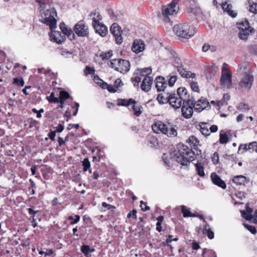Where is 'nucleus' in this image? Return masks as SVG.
<instances>
[{
    "mask_svg": "<svg viewBox=\"0 0 257 257\" xmlns=\"http://www.w3.org/2000/svg\"><path fill=\"white\" fill-rule=\"evenodd\" d=\"M179 98L175 93L170 94L168 102L174 109H179L183 103V101Z\"/></svg>",
    "mask_w": 257,
    "mask_h": 257,
    "instance_id": "nucleus-13",
    "label": "nucleus"
},
{
    "mask_svg": "<svg viewBox=\"0 0 257 257\" xmlns=\"http://www.w3.org/2000/svg\"><path fill=\"white\" fill-rule=\"evenodd\" d=\"M48 101L50 102H54L57 103L59 102V97H56L54 96V93L53 92L51 93L50 95L47 97Z\"/></svg>",
    "mask_w": 257,
    "mask_h": 257,
    "instance_id": "nucleus-47",
    "label": "nucleus"
},
{
    "mask_svg": "<svg viewBox=\"0 0 257 257\" xmlns=\"http://www.w3.org/2000/svg\"><path fill=\"white\" fill-rule=\"evenodd\" d=\"M93 16H96V17H93V21L92 24H99L100 23L99 21L102 19V17L98 13L97 14L91 13L90 14V17H92Z\"/></svg>",
    "mask_w": 257,
    "mask_h": 257,
    "instance_id": "nucleus-42",
    "label": "nucleus"
},
{
    "mask_svg": "<svg viewBox=\"0 0 257 257\" xmlns=\"http://www.w3.org/2000/svg\"><path fill=\"white\" fill-rule=\"evenodd\" d=\"M169 99V95L165 96L162 94H159L157 98V100L160 103H166L168 102Z\"/></svg>",
    "mask_w": 257,
    "mask_h": 257,
    "instance_id": "nucleus-41",
    "label": "nucleus"
},
{
    "mask_svg": "<svg viewBox=\"0 0 257 257\" xmlns=\"http://www.w3.org/2000/svg\"><path fill=\"white\" fill-rule=\"evenodd\" d=\"M123 85L122 81L120 79H117L115 80L114 83V86L115 88H118Z\"/></svg>",
    "mask_w": 257,
    "mask_h": 257,
    "instance_id": "nucleus-59",
    "label": "nucleus"
},
{
    "mask_svg": "<svg viewBox=\"0 0 257 257\" xmlns=\"http://www.w3.org/2000/svg\"><path fill=\"white\" fill-rule=\"evenodd\" d=\"M174 63L175 67H176L177 68L178 66H182L181 60L179 57L177 56L174 57Z\"/></svg>",
    "mask_w": 257,
    "mask_h": 257,
    "instance_id": "nucleus-57",
    "label": "nucleus"
},
{
    "mask_svg": "<svg viewBox=\"0 0 257 257\" xmlns=\"http://www.w3.org/2000/svg\"><path fill=\"white\" fill-rule=\"evenodd\" d=\"M190 84L191 88L193 91L197 92H199V88L198 83L197 82L192 81L190 82Z\"/></svg>",
    "mask_w": 257,
    "mask_h": 257,
    "instance_id": "nucleus-48",
    "label": "nucleus"
},
{
    "mask_svg": "<svg viewBox=\"0 0 257 257\" xmlns=\"http://www.w3.org/2000/svg\"><path fill=\"white\" fill-rule=\"evenodd\" d=\"M69 97L70 95L67 92L61 91L60 92V95L59 97V102L60 103H63L67 99L69 98Z\"/></svg>",
    "mask_w": 257,
    "mask_h": 257,
    "instance_id": "nucleus-38",
    "label": "nucleus"
},
{
    "mask_svg": "<svg viewBox=\"0 0 257 257\" xmlns=\"http://www.w3.org/2000/svg\"><path fill=\"white\" fill-rule=\"evenodd\" d=\"M180 0H173L168 5L163 6L161 12H159L158 17L165 22H169L171 17L176 15L179 10L178 3Z\"/></svg>",
    "mask_w": 257,
    "mask_h": 257,
    "instance_id": "nucleus-3",
    "label": "nucleus"
},
{
    "mask_svg": "<svg viewBox=\"0 0 257 257\" xmlns=\"http://www.w3.org/2000/svg\"><path fill=\"white\" fill-rule=\"evenodd\" d=\"M244 227L247 229L249 231H250L252 233L255 234L256 232L255 228L251 226L250 225L247 224H244Z\"/></svg>",
    "mask_w": 257,
    "mask_h": 257,
    "instance_id": "nucleus-54",
    "label": "nucleus"
},
{
    "mask_svg": "<svg viewBox=\"0 0 257 257\" xmlns=\"http://www.w3.org/2000/svg\"><path fill=\"white\" fill-rule=\"evenodd\" d=\"M179 99H182L183 102L189 101V95L187 93V90L183 87L179 88L177 90V93L176 94Z\"/></svg>",
    "mask_w": 257,
    "mask_h": 257,
    "instance_id": "nucleus-24",
    "label": "nucleus"
},
{
    "mask_svg": "<svg viewBox=\"0 0 257 257\" xmlns=\"http://www.w3.org/2000/svg\"><path fill=\"white\" fill-rule=\"evenodd\" d=\"M81 251L85 255H87L89 252H92L94 251V249L91 248L89 245H83L81 247Z\"/></svg>",
    "mask_w": 257,
    "mask_h": 257,
    "instance_id": "nucleus-40",
    "label": "nucleus"
},
{
    "mask_svg": "<svg viewBox=\"0 0 257 257\" xmlns=\"http://www.w3.org/2000/svg\"><path fill=\"white\" fill-rule=\"evenodd\" d=\"M178 128L176 125L167 122L164 135L170 138L176 137L178 134Z\"/></svg>",
    "mask_w": 257,
    "mask_h": 257,
    "instance_id": "nucleus-14",
    "label": "nucleus"
},
{
    "mask_svg": "<svg viewBox=\"0 0 257 257\" xmlns=\"http://www.w3.org/2000/svg\"><path fill=\"white\" fill-rule=\"evenodd\" d=\"M181 211L184 217L196 216L195 214L192 213L188 208L184 205L181 206Z\"/></svg>",
    "mask_w": 257,
    "mask_h": 257,
    "instance_id": "nucleus-34",
    "label": "nucleus"
},
{
    "mask_svg": "<svg viewBox=\"0 0 257 257\" xmlns=\"http://www.w3.org/2000/svg\"><path fill=\"white\" fill-rule=\"evenodd\" d=\"M74 31L79 37H87L89 35L88 27L84 21H79L74 28Z\"/></svg>",
    "mask_w": 257,
    "mask_h": 257,
    "instance_id": "nucleus-10",
    "label": "nucleus"
},
{
    "mask_svg": "<svg viewBox=\"0 0 257 257\" xmlns=\"http://www.w3.org/2000/svg\"><path fill=\"white\" fill-rule=\"evenodd\" d=\"M176 80H177L176 75L171 76L168 80V84H169V86L171 87L173 86L174 83L176 81Z\"/></svg>",
    "mask_w": 257,
    "mask_h": 257,
    "instance_id": "nucleus-51",
    "label": "nucleus"
},
{
    "mask_svg": "<svg viewBox=\"0 0 257 257\" xmlns=\"http://www.w3.org/2000/svg\"><path fill=\"white\" fill-rule=\"evenodd\" d=\"M237 108L239 110H245L249 109L248 105L244 103H240L238 104L237 106Z\"/></svg>",
    "mask_w": 257,
    "mask_h": 257,
    "instance_id": "nucleus-56",
    "label": "nucleus"
},
{
    "mask_svg": "<svg viewBox=\"0 0 257 257\" xmlns=\"http://www.w3.org/2000/svg\"><path fill=\"white\" fill-rule=\"evenodd\" d=\"M102 205L103 207L106 208L107 209H114L115 208L114 206L108 204L105 202H103Z\"/></svg>",
    "mask_w": 257,
    "mask_h": 257,
    "instance_id": "nucleus-62",
    "label": "nucleus"
},
{
    "mask_svg": "<svg viewBox=\"0 0 257 257\" xmlns=\"http://www.w3.org/2000/svg\"><path fill=\"white\" fill-rule=\"evenodd\" d=\"M211 103L213 105H217V106L220 107L224 104V101L219 100V101H214L212 100L211 101Z\"/></svg>",
    "mask_w": 257,
    "mask_h": 257,
    "instance_id": "nucleus-61",
    "label": "nucleus"
},
{
    "mask_svg": "<svg viewBox=\"0 0 257 257\" xmlns=\"http://www.w3.org/2000/svg\"><path fill=\"white\" fill-rule=\"evenodd\" d=\"M61 55L65 58H69L72 55V53L65 50H62L61 52Z\"/></svg>",
    "mask_w": 257,
    "mask_h": 257,
    "instance_id": "nucleus-58",
    "label": "nucleus"
},
{
    "mask_svg": "<svg viewBox=\"0 0 257 257\" xmlns=\"http://www.w3.org/2000/svg\"><path fill=\"white\" fill-rule=\"evenodd\" d=\"M200 12V10L199 8L195 6H190L189 9V12L195 15H198Z\"/></svg>",
    "mask_w": 257,
    "mask_h": 257,
    "instance_id": "nucleus-46",
    "label": "nucleus"
},
{
    "mask_svg": "<svg viewBox=\"0 0 257 257\" xmlns=\"http://www.w3.org/2000/svg\"><path fill=\"white\" fill-rule=\"evenodd\" d=\"M241 216L247 220H253V222L257 223V209L255 211L253 215H252V209L246 207L245 211H241Z\"/></svg>",
    "mask_w": 257,
    "mask_h": 257,
    "instance_id": "nucleus-17",
    "label": "nucleus"
},
{
    "mask_svg": "<svg viewBox=\"0 0 257 257\" xmlns=\"http://www.w3.org/2000/svg\"><path fill=\"white\" fill-rule=\"evenodd\" d=\"M228 138L226 134H220L219 142L222 144H226L228 142Z\"/></svg>",
    "mask_w": 257,
    "mask_h": 257,
    "instance_id": "nucleus-45",
    "label": "nucleus"
},
{
    "mask_svg": "<svg viewBox=\"0 0 257 257\" xmlns=\"http://www.w3.org/2000/svg\"><path fill=\"white\" fill-rule=\"evenodd\" d=\"M248 3L249 12L253 14H257V2L249 1Z\"/></svg>",
    "mask_w": 257,
    "mask_h": 257,
    "instance_id": "nucleus-35",
    "label": "nucleus"
},
{
    "mask_svg": "<svg viewBox=\"0 0 257 257\" xmlns=\"http://www.w3.org/2000/svg\"><path fill=\"white\" fill-rule=\"evenodd\" d=\"M182 115L186 118H190L193 113V107L190 104V100L183 102L181 108Z\"/></svg>",
    "mask_w": 257,
    "mask_h": 257,
    "instance_id": "nucleus-12",
    "label": "nucleus"
},
{
    "mask_svg": "<svg viewBox=\"0 0 257 257\" xmlns=\"http://www.w3.org/2000/svg\"><path fill=\"white\" fill-rule=\"evenodd\" d=\"M167 122H164L160 120L157 121L152 125L153 131L156 134L162 133L164 135Z\"/></svg>",
    "mask_w": 257,
    "mask_h": 257,
    "instance_id": "nucleus-19",
    "label": "nucleus"
},
{
    "mask_svg": "<svg viewBox=\"0 0 257 257\" xmlns=\"http://www.w3.org/2000/svg\"><path fill=\"white\" fill-rule=\"evenodd\" d=\"M59 26L64 35H66L70 40L74 38L75 36L72 30L64 23H61Z\"/></svg>",
    "mask_w": 257,
    "mask_h": 257,
    "instance_id": "nucleus-25",
    "label": "nucleus"
},
{
    "mask_svg": "<svg viewBox=\"0 0 257 257\" xmlns=\"http://www.w3.org/2000/svg\"><path fill=\"white\" fill-rule=\"evenodd\" d=\"M110 31L113 35L116 44H120L123 42L122 33L123 31L121 30L120 27L116 23H113L110 28Z\"/></svg>",
    "mask_w": 257,
    "mask_h": 257,
    "instance_id": "nucleus-11",
    "label": "nucleus"
},
{
    "mask_svg": "<svg viewBox=\"0 0 257 257\" xmlns=\"http://www.w3.org/2000/svg\"><path fill=\"white\" fill-rule=\"evenodd\" d=\"M136 101L133 99H118L117 100V105L121 106H127L132 103H136Z\"/></svg>",
    "mask_w": 257,
    "mask_h": 257,
    "instance_id": "nucleus-32",
    "label": "nucleus"
},
{
    "mask_svg": "<svg viewBox=\"0 0 257 257\" xmlns=\"http://www.w3.org/2000/svg\"><path fill=\"white\" fill-rule=\"evenodd\" d=\"M209 130L210 131V133H215L217 131L218 127L217 125H210L209 124Z\"/></svg>",
    "mask_w": 257,
    "mask_h": 257,
    "instance_id": "nucleus-63",
    "label": "nucleus"
},
{
    "mask_svg": "<svg viewBox=\"0 0 257 257\" xmlns=\"http://www.w3.org/2000/svg\"><path fill=\"white\" fill-rule=\"evenodd\" d=\"M157 222L156 223V229L159 232H161L162 230L161 224L164 220V217L163 216H159L157 218Z\"/></svg>",
    "mask_w": 257,
    "mask_h": 257,
    "instance_id": "nucleus-43",
    "label": "nucleus"
},
{
    "mask_svg": "<svg viewBox=\"0 0 257 257\" xmlns=\"http://www.w3.org/2000/svg\"><path fill=\"white\" fill-rule=\"evenodd\" d=\"M143 77L142 83L141 84V89L146 92L149 91L151 88L153 79L150 76L152 73V69L151 67L145 68L138 71V74Z\"/></svg>",
    "mask_w": 257,
    "mask_h": 257,
    "instance_id": "nucleus-5",
    "label": "nucleus"
},
{
    "mask_svg": "<svg viewBox=\"0 0 257 257\" xmlns=\"http://www.w3.org/2000/svg\"><path fill=\"white\" fill-rule=\"evenodd\" d=\"M253 79L252 73H244L238 82V85L243 90H249L252 86Z\"/></svg>",
    "mask_w": 257,
    "mask_h": 257,
    "instance_id": "nucleus-8",
    "label": "nucleus"
},
{
    "mask_svg": "<svg viewBox=\"0 0 257 257\" xmlns=\"http://www.w3.org/2000/svg\"><path fill=\"white\" fill-rule=\"evenodd\" d=\"M64 130V126L61 124H59L55 131L56 133H61Z\"/></svg>",
    "mask_w": 257,
    "mask_h": 257,
    "instance_id": "nucleus-64",
    "label": "nucleus"
},
{
    "mask_svg": "<svg viewBox=\"0 0 257 257\" xmlns=\"http://www.w3.org/2000/svg\"><path fill=\"white\" fill-rule=\"evenodd\" d=\"M196 171L199 176L200 177L205 176L204 171V167L201 163L198 162L195 164Z\"/></svg>",
    "mask_w": 257,
    "mask_h": 257,
    "instance_id": "nucleus-33",
    "label": "nucleus"
},
{
    "mask_svg": "<svg viewBox=\"0 0 257 257\" xmlns=\"http://www.w3.org/2000/svg\"><path fill=\"white\" fill-rule=\"evenodd\" d=\"M178 71L181 76L185 78H192L195 77L196 74L185 69L182 66H178Z\"/></svg>",
    "mask_w": 257,
    "mask_h": 257,
    "instance_id": "nucleus-26",
    "label": "nucleus"
},
{
    "mask_svg": "<svg viewBox=\"0 0 257 257\" xmlns=\"http://www.w3.org/2000/svg\"><path fill=\"white\" fill-rule=\"evenodd\" d=\"M40 21L47 26L50 30H55L57 27V21L55 17L57 15L55 9L49 5L40 3Z\"/></svg>",
    "mask_w": 257,
    "mask_h": 257,
    "instance_id": "nucleus-2",
    "label": "nucleus"
},
{
    "mask_svg": "<svg viewBox=\"0 0 257 257\" xmlns=\"http://www.w3.org/2000/svg\"><path fill=\"white\" fill-rule=\"evenodd\" d=\"M173 31L179 37L189 39L194 35L195 29L187 24H180L174 26Z\"/></svg>",
    "mask_w": 257,
    "mask_h": 257,
    "instance_id": "nucleus-4",
    "label": "nucleus"
},
{
    "mask_svg": "<svg viewBox=\"0 0 257 257\" xmlns=\"http://www.w3.org/2000/svg\"><path fill=\"white\" fill-rule=\"evenodd\" d=\"M249 49L250 52L257 55V43L253 45L249 46Z\"/></svg>",
    "mask_w": 257,
    "mask_h": 257,
    "instance_id": "nucleus-50",
    "label": "nucleus"
},
{
    "mask_svg": "<svg viewBox=\"0 0 257 257\" xmlns=\"http://www.w3.org/2000/svg\"><path fill=\"white\" fill-rule=\"evenodd\" d=\"M96 33L99 34L101 37L106 36L107 33V28L103 24H92Z\"/></svg>",
    "mask_w": 257,
    "mask_h": 257,
    "instance_id": "nucleus-23",
    "label": "nucleus"
},
{
    "mask_svg": "<svg viewBox=\"0 0 257 257\" xmlns=\"http://www.w3.org/2000/svg\"><path fill=\"white\" fill-rule=\"evenodd\" d=\"M133 104V109L134 114L137 116H140L142 113V107L140 105L137 104L136 103H132Z\"/></svg>",
    "mask_w": 257,
    "mask_h": 257,
    "instance_id": "nucleus-37",
    "label": "nucleus"
},
{
    "mask_svg": "<svg viewBox=\"0 0 257 257\" xmlns=\"http://www.w3.org/2000/svg\"><path fill=\"white\" fill-rule=\"evenodd\" d=\"M140 206L143 211H147L150 209L149 207L147 205V203H144L143 201H141Z\"/></svg>",
    "mask_w": 257,
    "mask_h": 257,
    "instance_id": "nucleus-60",
    "label": "nucleus"
},
{
    "mask_svg": "<svg viewBox=\"0 0 257 257\" xmlns=\"http://www.w3.org/2000/svg\"><path fill=\"white\" fill-rule=\"evenodd\" d=\"M83 171H86L90 167V163L87 158H85L83 161Z\"/></svg>",
    "mask_w": 257,
    "mask_h": 257,
    "instance_id": "nucleus-49",
    "label": "nucleus"
},
{
    "mask_svg": "<svg viewBox=\"0 0 257 257\" xmlns=\"http://www.w3.org/2000/svg\"><path fill=\"white\" fill-rule=\"evenodd\" d=\"M201 231L203 234L207 235L209 239H211L214 238V232L211 230L209 224H206L203 227L202 230L201 228L199 229L198 230V233H200Z\"/></svg>",
    "mask_w": 257,
    "mask_h": 257,
    "instance_id": "nucleus-27",
    "label": "nucleus"
},
{
    "mask_svg": "<svg viewBox=\"0 0 257 257\" xmlns=\"http://www.w3.org/2000/svg\"><path fill=\"white\" fill-rule=\"evenodd\" d=\"M14 83L18 85L23 86L25 82L22 78H16L14 79Z\"/></svg>",
    "mask_w": 257,
    "mask_h": 257,
    "instance_id": "nucleus-52",
    "label": "nucleus"
},
{
    "mask_svg": "<svg viewBox=\"0 0 257 257\" xmlns=\"http://www.w3.org/2000/svg\"><path fill=\"white\" fill-rule=\"evenodd\" d=\"M232 74L227 68L223 67L222 70L221 76L220 79V85L223 88H230L232 87Z\"/></svg>",
    "mask_w": 257,
    "mask_h": 257,
    "instance_id": "nucleus-9",
    "label": "nucleus"
},
{
    "mask_svg": "<svg viewBox=\"0 0 257 257\" xmlns=\"http://www.w3.org/2000/svg\"><path fill=\"white\" fill-rule=\"evenodd\" d=\"M211 179L212 182L215 185H217L224 189L226 188V184L222 180H221L220 177L216 174V173H212L211 175Z\"/></svg>",
    "mask_w": 257,
    "mask_h": 257,
    "instance_id": "nucleus-22",
    "label": "nucleus"
},
{
    "mask_svg": "<svg viewBox=\"0 0 257 257\" xmlns=\"http://www.w3.org/2000/svg\"><path fill=\"white\" fill-rule=\"evenodd\" d=\"M222 8L224 12H226L231 17L235 18L236 16V13H234L231 10L232 6L228 4L227 2H225L222 4Z\"/></svg>",
    "mask_w": 257,
    "mask_h": 257,
    "instance_id": "nucleus-29",
    "label": "nucleus"
},
{
    "mask_svg": "<svg viewBox=\"0 0 257 257\" xmlns=\"http://www.w3.org/2000/svg\"><path fill=\"white\" fill-rule=\"evenodd\" d=\"M211 159L214 164L216 165L218 164L219 162L218 154L216 152L214 153L211 157Z\"/></svg>",
    "mask_w": 257,
    "mask_h": 257,
    "instance_id": "nucleus-53",
    "label": "nucleus"
},
{
    "mask_svg": "<svg viewBox=\"0 0 257 257\" xmlns=\"http://www.w3.org/2000/svg\"><path fill=\"white\" fill-rule=\"evenodd\" d=\"M108 65L115 70L124 74L128 72L130 68L128 61L121 59H114L108 63Z\"/></svg>",
    "mask_w": 257,
    "mask_h": 257,
    "instance_id": "nucleus-6",
    "label": "nucleus"
},
{
    "mask_svg": "<svg viewBox=\"0 0 257 257\" xmlns=\"http://www.w3.org/2000/svg\"><path fill=\"white\" fill-rule=\"evenodd\" d=\"M145 49L144 42L141 39H135L132 46V50L135 53L138 54L143 52Z\"/></svg>",
    "mask_w": 257,
    "mask_h": 257,
    "instance_id": "nucleus-16",
    "label": "nucleus"
},
{
    "mask_svg": "<svg viewBox=\"0 0 257 257\" xmlns=\"http://www.w3.org/2000/svg\"><path fill=\"white\" fill-rule=\"evenodd\" d=\"M232 181L234 183L238 185H244L249 181L245 176L242 175L237 176L234 177Z\"/></svg>",
    "mask_w": 257,
    "mask_h": 257,
    "instance_id": "nucleus-30",
    "label": "nucleus"
},
{
    "mask_svg": "<svg viewBox=\"0 0 257 257\" xmlns=\"http://www.w3.org/2000/svg\"><path fill=\"white\" fill-rule=\"evenodd\" d=\"M238 71L240 73H243V74L247 73H251L248 64L247 62H244L240 64L238 68Z\"/></svg>",
    "mask_w": 257,
    "mask_h": 257,
    "instance_id": "nucleus-31",
    "label": "nucleus"
},
{
    "mask_svg": "<svg viewBox=\"0 0 257 257\" xmlns=\"http://www.w3.org/2000/svg\"><path fill=\"white\" fill-rule=\"evenodd\" d=\"M156 88L158 91H163L167 86L165 78L162 76H158L155 80Z\"/></svg>",
    "mask_w": 257,
    "mask_h": 257,
    "instance_id": "nucleus-21",
    "label": "nucleus"
},
{
    "mask_svg": "<svg viewBox=\"0 0 257 257\" xmlns=\"http://www.w3.org/2000/svg\"><path fill=\"white\" fill-rule=\"evenodd\" d=\"M199 130L205 136H208L210 134V131L209 130V124L206 122H200L199 125Z\"/></svg>",
    "mask_w": 257,
    "mask_h": 257,
    "instance_id": "nucleus-28",
    "label": "nucleus"
},
{
    "mask_svg": "<svg viewBox=\"0 0 257 257\" xmlns=\"http://www.w3.org/2000/svg\"><path fill=\"white\" fill-rule=\"evenodd\" d=\"M236 25L239 30L238 36L239 39L243 40H246L252 30V29L249 27L248 22L246 20H244L237 23Z\"/></svg>",
    "mask_w": 257,
    "mask_h": 257,
    "instance_id": "nucleus-7",
    "label": "nucleus"
},
{
    "mask_svg": "<svg viewBox=\"0 0 257 257\" xmlns=\"http://www.w3.org/2000/svg\"><path fill=\"white\" fill-rule=\"evenodd\" d=\"M177 149V150L170 154L169 159L168 158L167 154H163L162 158L165 164L169 165L171 160L176 161L183 166H187L190 162L195 159V154L192 149H190L188 146L182 144H179Z\"/></svg>",
    "mask_w": 257,
    "mask_h": 257,
    "instance_id": "nucleus-1",
    "label": "nucleus"
},
{
    "mask_svg": "<svg viewBox=\"0 0 257 257\" xmlns=\"http://www.w3.org/2000/svg\"><path fill=\"white\" fill-rule=\"evenodd\" d=\"M112 56V51L110 50L107 52H102L100 57L102 60H108Z\"/></svg>",
    "mask_w": 257,
    "mask_h": 257,
    "instance_id": "nucleus-44",
    "label": "nucleus"
},
{
    "mask_svg": "<svg viewBox=\"0 0 257 257\" xmlns=\"http://www.w3.org/2000/svg\"><path fill=\"white\" fill-rule=\"evenodd\" d=\"M94 69L93 68L90 67L89 66H86L85 70L84 73L85 75H87L88 74H91L94 73Z\"/></svg>",
    "mask_w": 257,
    "mask_h": 257,
    "instance_id": "nucleus-55",
    "label": "nucleus"
},
{
    "mask_svg": "<svg viewBox=\"0 0 257 257\" xmlns=\"http://www.w3.org/2000/svg\"><path fill=\"white\" fill-rule=\"evenodd\" d=\"M208 104L209 102L205 98L202 97L194 103L193 107L195 110L201 112L207 107Z\"/></svg>",
    "mask_w": 257,
    "mask_h": 257,
    "instance_id": "nucleus-20",
    "label": "nucleus"
},
{
    "mask_svg": "<svg viewBox=\"0 0 257 257\" xmlns=\"http://www.w3.org/2000/svg\"><path fill=\"white\" fill-rule=\"evenodd\" d=\"M140 70L141 69H138L136 72V74L138 75L132 78V82L133 83L135 86H138L139 85V82L141 81L142 77H143L142 76H141L139 73L138 74V71Z\"/></svg>",
    "mask_w": 257,
    "mask_h": 257,
    "instance_id": "nucleus-39",
    "label": "nucleus"
},
{
    "mask_svg": "<svg viewBox=\"0 0 257 257\" xmlns=\"http://www.w3.org/2000/svg\"><path fill=\"white\" fill-rule=\"evenodd\" d=\"M51 33L49 34L50 40L57 43V44H61L65 40V36H62L61 32L56 31L55 30H50Z\"/></svg>",
    "mask_w": 257,
    "mask_h": 257,
    "instance_id": "nucleus-18",
    "label": "nucleus"
},
{
    "mask_svg": "<svg viewBox=\"0 0 257 257\" xmlns=\"http://www.w3.org/2000/svg\"><path fill=\"white\" fill-rule=\"evenodd\" d=\"M248 150L257 153V142L255 141L249 144H240L239 146L238 152L240 151L241 154Z\"/></svg>",
    "mask_w": 257,
    "mask_h": 257,
    "instance_id": "nucleus-15",
    "label": "nucleus"
},
{
    "mask_svg": "<svg viewBox=\"0 0 257 257\" xmlns=\"http://www.w3.org/2000/svg\"><path fill=\"white\" fill-rule=\"evenodd\" d=\"M187 142L190 144L191 147H194V149L199 144V141L198 139L193 136L190 137L187 140Z\"/></svg>",
    "mask_w": 257,
    "mask_h": 257,
    "instance_id": "nucleus-36",
    "label": "nucleus"
}]
</instances>
